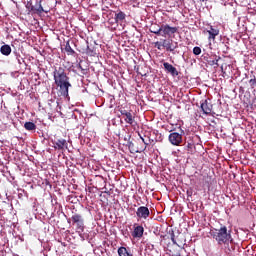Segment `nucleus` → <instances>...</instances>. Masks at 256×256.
<instances>
[{
    "mask_svg": "<svg viewBox=\"0 0 256 256\" xmlns=\"http://www.w3.org/2000/svg\"><path fill=\"white\" fill-rule=\"evenodd\" d=\"M53 77L60 95H62V97H69V87H71V82L69 76H67V73L65 72V68H55Z\"/></svg>",
    "mask_w": 256,
    "mask_h": 256,
    "instance_id": "f257e3e1",
    "label": "nucleus"
},
{
    "mask_svg": "<svg viewBox=\"0 0 256 256\" xmlns=\"http://www.w3.org/2000/svg\"><path fill=\"white\" fill-rule=\"evenodd\" d=\"M210 235L215 239L218 245H229V242L233 241L231 230H228L225 225H222L219 229H212L210 231Z\"/></svg>",
    "mask_w": 256,
    "mask_h": 256,
    "instance_id": "f03ea898",
    "label": "nucleus"
},
{
    "mask_svg": "<svg viewBox=\"0 0 256 256\" xmlns=\"http://www.w3.org/2000/svg\"><path fill=\"white\" fill-rule=\"evenodd\" d=\"M155 35L168 37V39H173L175 37V33H179V27L177 26H169V24H162L161 27L158 28L157 31L154 32Z\"/></svg>",
    "mask_w": 256,
    "mask_h": 256,
    "instance_id": "7ed1b4c3",
    "label": "nucleus"
},
{
    "mask_svg": "<svg viewBox=\"0 0 256 256\" xmlns=\"http://www.w3.org/2000/svg\"><path fill=\"white\" fill-rule=\"evenodd\" d=\"M73 225H76V230L78 233H83L85 231V221L83 220V216L81 214H74L71 217Z\"/></svg>",
    "mask_w": 256,
    "mask_h": 256,
    "instance_id": "20e7f679",
    "label": "nucleus"
},
{
    "mask_svg": "<svg viewBox=\"0 0 256 256\" xmlns=\"http://www.w3.org/2000/svg\"><path fill=\"white\" fill-rule=\"evenodd\" d=\"M163 49H166L169 53H175V49H179V43L173 42V39L162 40Z\"/></svg>",
    "mask_w": 256,
    "mask_h": 256,
    "instance_id": "39448f33",
    "label": "nucleus"
},
{
    "mask_svg": "<svg viewBox=\"0 0 256 256\" xmlns=\"http://www.w3.org/2000/svg\"><path fill=\"white\" fill-rule=\"evenodd\" d=\"M183 130L182 133L179 134L178 132H172L169 134L168 139L171 145H175L176 147H179L181 143H183Z\"/></svg>",
    "mask_w": 256,
    "mask_h": 256,
    "instance_id": "423d86ee",
    "label": "nucleus"
},
{
    "mask_svg": "<svg viewBox=\"0 0 256 256\" xmlns=\"http://www.w3.org/2000/svg\"><path fill=\"white\" fill-rule=\"evenodd\" d=\"M206 33H208V41H215L217 36H219V28L217 26L210 25L206 29Z\"/></svg>",
    "mask_w": 256,
    "mask_h": 256,
    "instance_id": "0eeeda50",
    "label": "nucleus"
},
{
    "mask_svg": "<svg viewBox=\"0 0 256 256\" xmlns=\"http://www.w3.org/2000/svg\"><path fill=\"white\" fill-rule=\"evenodd\" d=\"M150 215L151 212L146 206H140L136 211V216L138 217V219H149Z\"/></svg>",
    "mask_w": 256,
    "mask_h": 256,
    "instance_id": "6e6552de",
    "label": "nucleus"
},
{
    "mask_svg": "<svg viewBox=\"0 0 256 256\" xmlns=\"http://www.w3.org/2000/svg\"><path fill=\"white\" fill-rule=\"evenodd\" d=\"M163 67H164L166 73H170V75H172V77H177V75H179V71H177V68H175L169 62H164Z\"/></svg>",
    "mask_w": 256,
    "mask_h": 256,
    "instance_id": "1a4fd4ad",
    "label": "nucleus"
},
{
    "mask_svg": "<svg viewBox=\"0 0 256 256\" xmlns=\"http://www.w3.org/2000/svg\"><path fill=\"white\" fill-rule=\"evenodd\" d=\"M122 118L124 119L125 123L132 125V127L137 125V122L135 121V115H133L132 110H129V112Z\"/></svg>",
    "mask_w": 256,
    "mask_h": 256,
    "instance_id": "9d476101",
    "label": "nucleus"
},
{
    "mask_svg": "<svg viewBox=\"0 0 256 256\" xmlns=\"http://www.w3.org/2000/svg\"><path fill=\"white\" fill-rule=\"evenodd\" d=\"M39 2L42 6L43 13H49L53 9V0H40Z\"/></svg>",
    "mask_w": 256,
    "mask_h": 256,
    "instance_id": "9b49d317",
    "label": "nucleus"
},
{
    "mask_svg": "<svg viewBox=\"0 0 256 256\" xmlns=\"http://www.w3.org/2000/svg\"><path fill=\"white\" fill-rule=\"evenodd\" d=\"M200 107L204 115H211V111H213V105L209 104L207 100L202 101Z\"/></svg>",
    "mask_w": 256,
    "mask_h": 256,
    "instance_id": "f8f14e48",
    "label": "nucleus"
},
{
    "mask_svg": "<svg viewBox=\"0 0 256 256\" xmlns=\"http://www.w3.org/2000/svg\"><path fill=\"white\" fill-rule=\"evenodd\" d=\"M143 233H145V228H143V226H135L134 231L132 232V237H134V239H141V237H143Z\"/></svg>",
    "mask_w": 256,
    "mask_h": 256,
    "instance_id": "ddd939ff",
    "label": "nucleus"
},
{
    "mask_svg": "<svg viewBox=\"0 0 256 256\" xmlns=\"http://www.w3.org/2000/svg\"><path fill=\"white\" fill-rule=\"evenodd\" d=\"M54 143V149H58L59 151H63L66 147L67 149V140L61 138V139H57Z\"/></svg>",
    "mask_w": 256,
    "mask_h": 256,
    "instance_id": "4468645a",
    "label": "nucleus"
},
{
    "mask_svg": "<svg viewBox=\"0 0 256 256\" xmlns=\"http://www.w3.org/2000/svg\"><path fill=\"white\" fill-rule=\"evenodd\" d=\"M0 53L6 57H9V55H11V46H9V44L2 45L0 48Z\"/></svg>",
    "mask_w": 256,
    "mask_h": 256,
    "instance_id": "2eb2a0df",
    "label": "nucleus"
},
{
    "mask_svg": "<svg viewBox=\"0 0 256 256\" xmlns=\"http://www.w3.org/2000/svg\"><path fill=\"white\" fill-rule=\"evenodd\" d=\"M118 255L119 256H133V253H131L127 248L125 247H120L118 248Z\"/></svg>",
    "mask_w": 256,
    "mask_h": 256,
    "instance_id": "dca6fc26",
    "label": "nucleus"
},
{
    "mask_svg": "<svg viewBox=\"0 0 256 256\" xmlns=\"http://www.w3.org/2000/svg\"><path fill=\"white\" fill-rule=\"evenodd\" d=\"M33 13L41 14L43 13V6L41 5V2H36L34 7H32Z\"/></svg>",
    "mask_w": 256,
    "mask_h": 256,
    "instance_id": "f3484780",
    "label": "nucleus"
},
{
    "mask_svg": "<svg viewBox=\"0 0 256 256\" xmlns=\"http://www.w3.org/2000/svg\"><path fill=\"white\" fill-rule=\"evenodd\" d=\"M126 17L127 15L125 14V12L120 11L119 13L115 14V21L116 23H119V21H125Z\"/></svg>",
    "mask_w": 256,
    "mask_h": 256,
    "instance_id": "a211bd4d",
    "label": "nucleus"
},
{
    "mask_svg": "<svg viewBox=\"0 0 256 256\" xmlns=\"http://www.w3.org/2000/svg\"><path fill=\"white\" fill-rule=\"evenodd\" d=\"M24 128L26 131H35V129H37V125H35L33 122H26L24 124Z\"/></svg>",
    "mask_w": 256,
    "mask_h": 256,
    "instance_id": "6ab92c4d",
    "label": "nucleus"
},
{
    "mask_svg": "<svg viewBox=\"0 0 256 256\" xmlns=\"http://www.w3.org/2000/svg\"><path fill=\"white\" fill-rule=\"evenodd\" d=\"M65 51L68 53V55H75V50L71 48V44H69V42H67L65 45Z\"/></svg>",
    "mask_w": 256,
    "mask_h": 256,
    "instance_id": "aec40b11",
    "label": "nucleus"
},
{
    "mask_svg": "<svg viewBox=\"0 0 256 256\" xmlns=\"http://www.w3.org/2000/svg\"><path fill=\"white\" fill-rule=\"evenodd\" d=\"M219 59H221V57L216 56V58L214 60H210L209 61V65H216L217 67H219Z\"/></svg>",
    "mask_w": 256,
    "mask_h": 256,
    "instance_id": "412c9836",
    "label": "nucleus"
},
{
    "mask_svg": "<svg viewBox=\"0 0 256 256\" xmlns=\"http://www.w3.org/2000/svg\"><path fill=\"white\" fill-rule=\"evenodd\" d=\"M78 69H80L82 75H87V73H89V69L83 68V66H81V64L78 65Z\"/></svg>",
    "mask_w": 256,
    "mask_h": 256,
    "instance_id": "4be33fe9",
    "label": "nucleus"
},
{
    "mask_svg": "<svg viewBox=\"0 0 256 256\" xmlns=\"http://www.w3.org/2000/svg\"><path fill=\"white\" fill-rule=\"evenodd\" d=\"M154 46L156 47V49H158V51H161L162 47H163V41H157L154 43Z\"/></svg>",
    "mask_w": 256,
    "mask_h": 256,
    "instance_id": "5701e85b",
    "label": "nucleus"
},
{
    "mask_svg": "<svg viewBox=\"0 0 256 256\" xmlns=\"http://www.w3.org/2000/svg\"><path fill=\"white\" fill-rule=\"evenodd\" d=\"M119 113L122 115V117H124L129 113V110L125 109V107H121L119 108Z\"/></svg>",
    "mask_w": 256,
    "mask_h": 256,
    "instance_id": "b1692460",
    "label": "nucleus"
},
{
    "mask_svg": "<svg viewBox=\"0 0 256 256\" xmlns=\"http://www.w3.org/2000/svg\"><path fill=\"white\" fill-rule=\"evenodd\" d=\"M193 53H194L195 55H201V47L195 46V47L193 48Z\"/></svg>",
    "mask_w": 256,
    "mask_h": 256,
    "instance_id": "393cba45",
    "label": "nucleus"
},
{
    "mask_svg": "<svg viewBox=\"0 0 256 256\" xmlns=\"http://www.w3.org/2000/svg\"><path fill=\"white\" fill-rule=\"evenodd\" d=\"M195 147V143L193 141L187 142V148L188 149H193Z\"/></svg>",
    "mask_w": 256,
    "mask_h": 256,
    "instance_id": "a878e982",
    "label": "nucleus"
},
{
    "mask_svg": "<svg viewBox=\"0 0 256 256\" xmlns=\"http://www.w3.org/2000/svg\"><path fill=\"white\" fill-rule=\"evenodd\" d=\"M171 241L174 245H177V240H175V233L174 232L171 233Z\"/></svg>",
    "mask_w": 256,
    "mask_h": 256,
    "instance_id": "bb28decb",
    "label": "nucleus"
},
{
    "mask_svg": "<svg viewBox=\"0 0 256 256\" xmlns=\"http://www.w3.org/2000/svg\"><path fill=\"white\" fill-rule=\"evenodd\" d=\"M249 84H250V86H251L252 88L255 87V85H256V79H255V78L250 79V80H249Z\"/></svg>",
    "mask_w": 256,
    "mask_h": 256,
    "instance_id": "cd10ccee",
    "label": "nucleus"
},
{
    "mask_svg": "<svg viewBox=\"0 0 256 256\" xmlns=\"http://www.w3.org/2000/svg\"><path fill=\"white\" fill-rule=\"evenodd\" d=\"M27 9H30L32 11V7H34L33 3H27L26 5Z\"/></svg>",
    "mask_w": 256,
    "mask_h": 256,
    "instance_id": "c85d7f7f",
    "label": "nucleus"
},
{
    "mask_svg": "<svg viewBox=\"0 0 256 256\" xmlns=\"http://www.w3.org/2000/svg\"><path fill=\"white\" fill-rule=\"evenodd\" d=\"M159 30V28H157V29H150V33H154V35H155V31H158Z\"/></svg>",
    "mask_w": 256,
    "mask_h": 256,
    "instance_id": "c756f323",
    "label": "nucleus"
},
{
    "mask_svg": "<svg viewBox=\"0 0 256 256\" xmlns=\"http://www.w3.org/2000/svg\"><path fill=\"white\" fill-rule=\"evenodd\" d=\"M142 141H143V143H145V139L144 138H142Z\"/></svg>",
    "mask_w": 256,
    "mask_h": 256,
    "instance_id": "7c9ffc66",
    "label": "nucleus"
},
{
    "mask_svg": "<svg viewBox=\"0 0 256 256\" xmlns=\"http://www.w3.org/2000/svg\"><path fill=\"white\" fill-rule=\"evenodd\" d=\"M193 139H197V136H194Z\"/></svg>",
    "mask_w": 256,
    "mask_h": 256,
    "instance_id": "2f4dec72",
    "label": "nucleus"
},
{
    "mask_svg": "<svg viewBox=\"0 0 256 256\" xmlns=\"http://www.w3.org/2000/svg\"><path fill=\"white\" fill-rule=\"evenodd\" d=\"M217 256H223V254H218Z\"/></svg>",
    "mask_w": 256,
    "mask_h": 256,
    "instance_id": "473e14b6",
    "label": "nucleus"
}]
</instances>
